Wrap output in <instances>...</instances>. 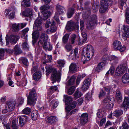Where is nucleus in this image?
Returning a JSON list of instances; mask_svg holds the SVG:
<instances>
[{"label":"nucleus","instance_id":"6","mask_svg":"<svg viewBox=\"0 0 129 129\" xmlns=\"http://www.w3.org/2000/svg\"><path fill=\"white\" fill-rule=\"evenodd\" d=\"M113 0H102L100 5V12L105 13L108 9L109 5L111 4Z\"/></svg>","mask_w":129,"mask_h":129},{"label":"nucleus","instance_id":"28","mask_svg":"<svg viewBox=\"0 0 129 129\" xmlns=\"http://www.w3.org/2000/svg\"><path fill=\"white\" fill-rule=\"evenodd\" d=\"M41 74L40 72H36L33 74V77L34 79L36 81H38L41 78Z\"/></svg>","mask_w":129,"mask_h":129},{"label":"nucleus","instance_id":"9","mask_svg":"<svg viewBox=\"0 0 129 129\" xmlns=\"http://www.w3.org/2000/svg\"><path fill=\"white\" fill-rule=\"evenodd\" d=\"M19 38L18 36L15 35H11L9 37H8V35H7L5 38L6 45H8L9 43V41L11 43H16L19 39Z\"/></svg>","mask_w":129,"mask_h":129},{"label":"nucleus","instance_id":"52","mask_svg":"<svg viewBox=\"0 0 129 129\" xmlns=\"http://www.w3.org/2000/svg\"><path fill=\"white\" fill-rule=\"evenodd\" d=\"M75 89V87L74 86H72L69 88L68 92V94L69 95H71L74 92Z\"/></svg>","mask_w":129,"mask_h":129},{"label":"nucleus","instance_id":"26","mask_svg":"<svg viewBox=\"0 0 129 129\" xmlns=\"http://www.w3.org/2000/svg\"><path fill=\"white\" fill-rule=\"evenodd\" d=\"M6 15H8L9 18L10 19H13L14 18V13L13 12H11L10 10L9 9H6Z\"/></svg>","mask_w":129,"mask_h":129},{"label":"nucleus","instance_id":"35","mask_svg":"<svg viewBox=\"0 0 129 129\" xmlns=\"http://www.w3.org/2000/svg\"><path fill=\"white\" fill-rule=\"evenodd\" d=\"M11 126L13 129H17L18 128L17 120L16 118L14 119L12 121Z\"/></svg>","mask_w":129,"mask_h":129},{"label":"nucleus","instance_id":"43","mask_svg":"<svg viewBox=\"0 0 129 129\" xmlns=\"http://www.w3.org/2000/svg\"><path fill=\"white\" fill-rule=\"evenodd\" d=\"M18 24H13L12 26V28L13 31L16 32L18 31L20 29Z\"/></svg>","mask_w":129,"mask_h":129},{"label":"nucleus","instance_id":"42","mask_svg":"<svg viewBox=\"0 0 129 129\" xmlns=\"http://www.w3.org/2000/svg\"><path fill=\"white\" fill-rule=\"evenodd\" d=\"M69 37V35L67 34L64 36L62 39V41L64 43H66L68 42Z\"/></svg>","mask_w":129,"mask_h":129},{"label":"nucleus","instance_id":"59","mask_svg":"<svg viewBox=\"0 0 129 129\" xmlns=\"http://www.w3.org/2000/svg\"><path fill=\"white\" fill-rule=\"evenodd\" d=\"M90 80L89 78L87 79L84 81L83 83V84L89 86L90 83Z\"/></svg>","mask_w":129,"mask_h":129},{"label":"nucleus","instance_id":"34","mask_svg":"<svg viewBox=\"0 0 129 129\" xmlns=\"http://www.w3.org/2000/svg\"><path fill=\"white\" fill-rule=\"evenodd\" d=\"M21 5L24 7H29L30 6V0H23Z\"/></svg>","mask_w":129,"mask_h":129},{"label":"nucleus","instance_id":"2","mask_svg":"<svg viewBox=\"0 0 129 129\" xmlns=\"http://www.w3.org/2000/svg\"><path fill=\"white\" fill-rule=\"evenodd\" d=\"M41 23V19L39 17L36 20L34 24L33 28L35 31L33 32L32 34L33 44L36 42L39 37V33L38 31L42 30Z\"/></svg>","mask_w":129,"mask_h":129},{"label":"nucleus","instance_id":"55","mask_svg":"<svg viewBox=\"0 0 129 129\" xmlns=\"http://www.w3.org/2000/svg\"><path fill=\"white\" fill-rule=\"evenodd\" d=\"M129 127L127 123L125 122L123 124L122 126L120 127V129H128Z\"/></svg>","mask_w":129,"mask_h":129},{"label":"nucleus","instance_id":"31","mask_svg":"<svg viewBox=\"0 0 129 129\" xmlns=\"http://www.w3.org/2000/svg\"><path fill=\"white\" fill-rule=\"evenodd\" d=\"M38 112L37 111H33L31 114V117L32 119L34 120H36L38 116Z\"/></svg>","mask_w":129,"mask_h":129},{"label":"nucleus","instance_id":"3","mask_svg":"<svg viewBox=\"0 0 129 129\" xmlns=\"http://www.w3.org/2000/svg\"><path fill=\"white\" fill-rule=\"evenodd\" d=\"M46 69L47 76L51 72H52L51 79V81H53L52 83L53 84L55 82L56 80L60 79V75L59 73H57L56 69L51 67H46Z\"/></svg>","mask_w":129,"mask_h":129},{"label":"nucleus","instance_id":"20","mask_svg":"<svg viewBox=\"0 0 129 129\" xmlns=\"http://www.w3.org/2000/svg\"><path fill=\"white\" fill-rule=\"evenodd\" d=\"M81 31L82 35L83 38L81 40V42L80 41V39H79V42L78 44L79 45H81L84 42L86 41L87 39L86 34L85 32H84L83 30H81Z\"/></svg>","mask_w":129,"mask_h":129},{"label":"nucleus","instance_id":"16","mask_svg":"<svg viewBox=\"0 0 129 129\" xmlns=\"http://www.w3.org/2000/svg\"><path fill=\"white\" fill-rule=\"evenodd\" d=\"M48 38V35L45 33H42L40 36V40L38 42V44H42V43L46 41H47Z\"/></svg>","mask_w":129,"mask_h":129},{"label":"nucleus","instance_id":"11","mask_svg":"<svg viewBox=\"0 0 129 129\" xmlns=\"http://www.w3.org/2000/svg\"><path fill=\"white\" fill-rule=\"evenodd\" d=\"M73 53L74 54L72 55L73 52L72 51L69 55H67L68 56L69 59H72L74 60H77L79 58L78 49L75 48L74 50Z\"/></svg>","mask_w":129,"mask_h":129},{"label":"nucleus","instance_id":"7","mask_svg":"<svg viewBox=\"0 0 129 129\" xmlns=\"http://www.w3.org/2000/svg\"><path fill=\"white\" fill-rule=\"evenodd\" d=\"M127 62L125 61L122 64L116 68V75L120 76L122 75L126 70L127 67Z\"/></svg>","mask_w":129,"mask_h":129},{"label":"nucleus","instance_id":"48","mask_svg":"<svg viewBox=\"0 0 129 129\" xmlns=\"http://www.w3.org/2000/svg\"><path fill=\"white\" fill-rule=\"evenodd\" d=\"M65 48L67 52H69L72 49V47L71 44H67L65 46Z\"/></svg>","mask_w":129,"mask_h":129},{"label":"nucleus","instance_id":"24","mask_svg":"<svg viewBox=\"0 0 129 129\" xmlns=\"http://www.w3.org/2000/svg\"><path fill=\"white\" fill-rule=\"evenodd\" d=\"M56 8L58 12L57 13L59 14L63 13L65 11L64 7L60 5H57Z\"/></svg>","mask_w":129,"mask_h":129},{"label":"nucleus","instance_id":"50","mask_svg":"<svg viewBox=\"0 0 129 129\" xmlns=\"http://www.w3.org/2000/svg\"><path fill=\"white\" fill-rule=\"evenodd\" d=\"M115 70V68L112 65L109 70L107 72L106 74H108L109 73L113 75L114 72Z\"/></svg>","mask_w":129,"mask_h":129},{"label":"nucleus","instance_id":"13","mask_svg":"<svg viewBox=\"0 0 129 129\" xmlns=\"http://www.w3.org/2000/svg\"><path fill=\"white\" fill-rule=\"evenodd\" d=\"M88 116L87 113H84L82 114L80 117V124L84 125L87 122Z\"/></svg>","mask_w":129,"mask_h":129},{"label":"nucleus","instance_id":"19","mask_svg":"<svg viewBox=\"0 0 129 129\" xmlns=\"http://www.w3.org/2000/svg\"><path fill=\"white\" fill-rule=\"evenodd\" d=\"M122 80L124 83H129V69L128 73L125 74L122 77Z\"/></svg>","mask_w":129,"mask_h":129},{"label":"nucleus","instance_id":"39","mask_svg":"<svg viewBox=\"0 0 129 129\" xmlns=\"http://www.w3.org/2000/svg\"><path fill=\"white\" fill-rule=\"evenodd\" d=\"M55 24L54 21H51L49 19H48L45 24V27L46 28H48L50 26H53Z\"/></svg>","mask_w":129,"mask_h":129},{"label":"nucleus","instance_id":"64","mask_svg":"<svg viewBox=\"0 0 129 129\" xmlns=\"http://www.w3.org/2000/svg\"><path fill=\"white\" fill-rule=\"evenodd\" d=\"M104 88L105 90L108 92L111 91L112 90V88L109 86L105 87Z\"/></svg>","mask_w":129,"mask_h":129},{"label":"nucleus","instance_id":"21","mask_svg":"<svg viewBox=\"0 0 129 129\" xmlns=\"http://www.w3.org/2000/svg\"><path fill=\"white\" fill-rule=\"evenodd\" d=\"M15 106V105L12 102H8L7 103L6 107L9 112H10L13 110Z\"/></svg>","mask_w":129,"mask_h":129},{"label":"nucleus","instance_id":"4","mask_svg":"<svg viewBox=\"0 0 129 129\" xmlns=\"http://www.w3.org/2000/svg\"><path fill=\"white\" fill-rule=\"evenodd\" d=\"M36 93L35 89H33L30 92L27 97V105H34L36 101Z\"/></svg>","mask_w":129,"mask_h":129},{"label":"nucleus","instance_id":"37","mask_svg":"<svg viewBox=\"0 0 129 129\" xmlns=\"http://www.w3.org/2000/svg\"><path fill=\"white\" fill-rule=\"evenodd\" d=\"M82 93L78 90H76L74 94V98L75 99L80 97L82 95Z\"/></svg>","mask_w":129,"mask_h":129},{"label":"nucleus","instance_id":"45","mask_svg":"<svg viewBox=\"0 0 129 129\" xmlns=\"http://www.w3.org/2000/svg\"><path fill=\"white\" fill-rule=\"evenodd\" d=\"M110 100L108 98H106L103 101V103L104 105H108L109 104V103H110ZM113 105L111 106V105L110 106L109 105V106L110 107H113Z\"/></svg>","mask_w":129,"mask_h":129},{"label":"nucleus","instance_id":"5","mask_svg":"<svg viewBox=\"0 0 129 129\" xmlns=\"http://www.w3.org/2000/svg\"><path fill=\"white\" fill-rule=\"evenodd\" d=\"M96 22V15H93L89 18L87 22L86 28L89 30L93 29Z\"/></svg>","mask_w":129,"mask_h":129},{"label":"nucleus","instance_id":"17","mask_svg":"<svg viewBox=\"0 0 129 129\" xmlns=\"http://www.w3.org/2000/svg\"><path fill=\"white\" fill-rule=\"evenodd\" d=\"M39 46H43L44 49L45 50H51L52 49V46L51 45L50 43H48V44H47V41H46L42 43V44H38Z\"/></svg>","mask_w":129,"mask_h":129},{"label":"nucleus","instance_id":"12","mask_svg":"<svg viewBox=\"0 0 129 129\" xmlns=\"http://www.w3.org/2000/svg\"><path fill=\"white\" fill-rule=\"evenodd\" d=\"M123 32L122 37L124 40L127 39V38H129V26L127 25H123Z\"/></svg>","mask_w":129,"mask_h":129},{"label":"nucleus","instance_id":"57","mask_svg":"<svg viewBox=\"0 0 129 129\" xmlns=\"http://www.w3.org/2000/svg\"><path fill=\"white\" fill-rule=\"evenodd\" d=\"M21 61L25 65L27 66L28 64V61L27 59L25 58H22L21 59Z\"/></svg>","mask_w":129,"mask_h":129},{"label":"nucleus","instance_id":"32","mask_svg":"<svg viewBox=\"0 0 129 129\" xmlns=\"http://www.w3.org/2000/svg\"><path fill=\"white\" fill-rule=\"evenodd\" d=\"M105 64L104 63L102 62L100 63L96 68L95 71L96 72H99L101 70H102Z\"/></svg>","mask_w":129,"mask_h":129},{"label":"nucleus","instance_id":"15","mask_svg":"<svg viewBox=\"0 0 129 129\" xmlns=\"http://www.w3.org/2000/svg\"><path fill=\"white\" fill-rule=\"evenodd\" d=\"M20 125L22 127L25 123L27 120V117L25 115H21L18 117Z\"/></svg>","mask_w":129,"mask_h":129},{"label":"nucleus","instance_id":"63","mask_svg":"<svg viewBox=\"0 0 129 129\" xmlns=\"http://www.w3.org/2000/svg\"><path fill=\"white\" fill-rule=\"evenodd\" d=\"M45 56L46 57H47V60L48 62L51 61L52 59V57L51 55H45Z\"/></svg>","mask_w":129,"mask_h":129},{"label":"nucleus","instance_id":"41","mask_svg":"<svg viewBox=\"0 0 129 129\" xmlns=\"http://www.w3.org/2000/svg\"><path fill=\"white\" fill-rule=\"evenodd\" d=\"M123 112L121 110H116L114 112L113 114L114 116L118 117L122 114Z\"/></svg>","mask_w":129,"mask_h":129},{"label":"nucleus","instance_id":"62","mask_svg":"<svg viewBox=\"0 0 129 129\" xmlns=\"http://www.w3.org/2000/svg\"><path fill=\"white\" fill-rule=\"evenodd\" d=\"M26 23H22L18 24V26L19 27L20 29H21L26 26Z\"/></svg>","mask_w":129,"mask_h":129},{"label":"nucleus","instance_id":"47","mask_svg":"<svg viewBox=\"0 0 129 129\" xmlns=\"http://www.w3.org/2000/svg\"><path fill=\"white\" fill-rule=\"evenodd\" d=\"M58 90V88L57 86H51L49 89V91L51 94L53 93L54 91H56Z\"/></svg>","mask_w":129,"mask_h":129},{"label":"nucleus","instance_id":"27","mask_svg":"<svg viewBox=\"0 0 129 129\" xmlns=\"http://www.w3.org/2000/svg\"><path fill=\"white\" fill-rule=\"evenodd\" d=\"M77 69V66L74 63H72L69 68V71L72 73H74L76 71Z\"/></svg>","mask_w":129,"mask_h":129},{"label":"nucleus","instance_id":"38","mask_svg":"<svg viewBox=\"0 0 129 129\" xmlns=\"http://www.w3.org/2000/svg\"><path fill=\"white\" fill-rule=\"evenodd\" d=\"M41 12L43 14L44 19H47L51 15V13L48 11L42 12Z\"/></svg>","mask_w":129,"mask_h":129},{"label":"nucleus","instance_id":"10","mask_svg":"<svg viewBox=\"0 0 129 129\" xmlns=\"http://www.w3.org/2000/svg\"><path fill=\"white\" fill-rule=\"evenodd\" d=\"M113 47L115 50H118L121 52H123L125 49V46L122 47L121 42L118 40L114 41L113 44Z\"/></svg>","mask_w":129,"mask_h":129},{"label":"nucleus","instance_id":"23","mask_svg":"<svg viewBox=\"0 0 129 129\" xmlns=\"http://www.w3.org/2000/svg\"><path fill=\"white\" fill-rule=\"evenodd\" d=\"M109 60L110 61H113V63H112V65H115L118 63L119 61L118 57L114 55H112L109 56Z\"/></svg>","mask_w":129,"mask_h":129},{"label":"nucleus","instance_id":"58","mask_svg":"<svg viewBox=\"0 0 129 129\" xmlns=\"http://www.w3.org/2000/svg\"><path fill=\"white\" fill-rule=\"evenodd\" d=\"M90 80L89 78L87 79L84 81L83 83V84L89 86L90 83Z\"/></svg>","mask_w":129,"mask_h":129},{"label":"nucleus","instance_id":"40","mask_svg":"<svg viewBox=\"0 0 129 129\" xmlns=\"http://www.w3.org/2000/svg\"><path fill=\"white\" fill-rule=\"evenodd\" d=\"M74 10L73 8L69 9L67 12V16L68 18H71L74 13Z\"/></svg>","mask_w":129,"mask_h":129},{"label":"nucleus","instance_id":"8","mask_svg":"<svg viewBox=\"0 0 129 129\" xmlns=\"http://www.w3.org/2000/svg\"><path fill=\"white\" fill-rule=\"evenodd\" d=\"M78 23V22L75 23L72 21H68L66 26V29L69 32L73 30L75 28L78 29L79 28Z\"/></svg>","mask_w":129,"mask_h":129},{"label":"nucleus","instance_id":"1","mask_svg":"<svg viewBox=\"0 0 129 129\" xmlns=\"http://www.w3.org/2000/svg\"><path fill=\"white\" fill-rule=\"evenodd\" d=\"M83 51L84 53L82 55L81 59L83 63L84 64L92 57L94 54V49L91 45H88L84 48Z\"/></svg>","mask_w":129,"mask_h":129},{"label":"nucleus","instance_id":"56","mask_svg":"<svg viewBox=\"0 0 129 129\" xmlns=\"http://www.w3.org/2000/svg\"><path fill=\"white\" fill-rule=\"evenodd\" d=\"M49 8L47 6L43 5L41 6L40 8V10L42 11V12H45L46 11V10L49 9Z\"/></svg>","mask_w":129,"mask_h":129},{"label":"nucleus","instance_id":"61","mask_svg":"<svg viewBox=\"0 0 129 129\" xmlns=\"http://www.w3.org/2000/svg\"><path fill=\"white\" fill-rule=\"evenodd\" d=\"M77 102L76 101H74L70 105V107L72 109L74 108L76 106Z\"/></svg>","mask_w":129,"mask_h":129},{"label":"nucleus","instance_id":"51","mask_svg":"<svg viewBox=\"0 0 129 129\" xmlns=\"http://www.w3.org/2000/svg\"><path fill=\"white\" fill-rule=\"evenodd\" d=\"M80 30H82L84 28L85 26V21L84 20L80 19Z\"/></svg>","mask_w":129,"mask_h":129},{"label":"nucleus","instance_id":"29","mask_svg":"<svg viewBox=\"0 0 129 129\" xmlns=\"http://www.w3.org/2000/svg\"><path fill=\"white\" fill-rule=\"evenodd\" d=\"M105 115V112L104 111V109L102 108L99 109L97 113V117L99 118H102Z\"/></svg>","mask_w":129,"mask_h":129},{"label":"nucleus","instance_id":"18","mask_svg":"<svg viewBox=\"0 0 129 129\" xmlns=\"http://www.w3.org/2000/svg\"><path fill=\"white\" fill-rule=\"evenodd\" d=\"M122 107L125 110H126L127 108L129 107V101L128 97L125 96L124 97L123 103L122 105Z\"/></svg>","mask_w":129,"mask_h":129},{"label":"nucleus","instance_id":"30","mask_svg":"<svg viewBox=\"0 0 129 129\" xmlns=\"http://www.w3.org/2000/svg\"><path fill=\"white\" fill-rule=\"evenodd\" d=\"M56 30L57 27L56 26H51L47 30L46 32L48 34H50L55 32Z\"/></svg>","mask_w":129,"mask_h":129},{"label":"nucleus","instance_id":"53","mask_svg":"<svg viewBox=\"0 0 129 129\" xmlns=\"http://www.w3.org/2000/svg\"><path fill=\"white\" fill-rule=\"evenodd\" d=\"M58 66L60 67H63L65 64V61L63 60H61L58 61Z\"/></svg>","mask_w":129,"mask_h":129},{"label":"nucleus","instance_id":"25","mask_svg":"<svg viewBox=\"0 0 129 129\" xmlns=\"http://www.w3.org/2000/svg\"><path fill=\"white\" fill-rule=\"evenodd\" d=\"M115 98L118 102L120 103L122 101V98L120 92L119 90L116 91Z\"/></svg>","mask_w":129,"mask_h":129},{"label":"nucleus","instance_id":"22","mask_svg":"<svg viewBox=\"0 0 129 129\" xmlns=\"http://www.w3.org/2000/svg\"><path fill=\"white\" fill-rule=\"evenodd\" d=\"M13 53L15 55H19L22 52V51L20 47L18 45H16L13 49Z\"/></svg>","mask_w":129,"mask_h":129},{"label":"nucleus","instance_id":"54","mask_svg":"<svg viewBox=\"0 0 129 129\" xmlns=\"http://www.w3.org/2000/svg\"><path fill=\"white\" fill-rule=\"evenodd\" d=\"M22 48L25 50H28L29 48V46L26 42L23 43L22 45Z\"/></svg>","mask_w":129,"mask_h":129},{"label":"nucleus","instance_id":"46","mask_svg":"<svg viewBox=\"0 0 129 129\" xmlns=\"http://www.w3.org/2000/svg\"><path fill=\"white\" fill-rule=\"evenodd\" d=\"M92 94L91 93H88L85 96V100L87 102L91 99Z\"/></svg>","mask_w":129,"mask_h":129},{"label":"nucleus","instance_id":"14","mask_svg":"<svg viewBox=\"0 0 129 129\" xmlns=\"http://www.w3.org/2000/svg\"><path fill=\"white\" fill-rule=\"evenodd\" d=\"M56 120V117L54 116L47 117L46 118V122L50 125L55 124Z\"/></svg>","mask_w":129,"mask_h":129},{"label":"nucleus","instance_id":"36","mask_svg":"<svg viewBox=\"0 0 129 129\" xmlns=\"http://www.w3.org/2000/svg\"><path fill=\"white\" fill-rule=\"evenodd\" d=\"M76 36L75 34L71 35V37L69 39V43L72 44H75L76 42Z\"/></svg>","mask_w":129,"mask_h":129},{"label":"nucleus","instance_id":"60","mask_svg":"<svg viewBox=\"0 0 129 129\" xmlns=\"http://www.w3.org/2000/svg\"><path fill=\"white\" fill-rule=\"evenodd\" d=\"M83 100L82 98H80L76 101L77 104L78 105H81L83 103Z\"/></svg>","mask_w":129,"mask_h":129},{"label":"nucleus","instance_id":"49","mask_svg":"<svg viewBox=\"0 0 129 129\" xmlns=\"http://www.w3.org/2000/svg\"><path fill=\"white\" fill-rule=\"evenodd\" d=\"M31 112L30 109L28 107L25 108L22 111L23 113L26 114H29Z\"/></svg>","mask_w":129,"mask_h":129},{"label":"nucleus","instance_id":"44","mask_svg":"<svg viewBox=\"0 0 129 129\" xmlns=\"http://www.w3.org/2000/svg\"><path fill=\"white\" fill-rule=\"evenodd\" d=\"M63 97L66 102L70 103L72 101V98L70 96L64 95Z\"/></svg>","mask_w":129,"mask_h":129},{"label":"nucleus","instance_id":"33","mask_svg":"<svg viewBox=\"0 0 129 129\" xmlns=\"http://www.w3.org/2000/svg\"><path fill=\"white\" fill-rule=\"evenodd\" d=\"M76 78V77L74 76H72L67 83V85H73L74 83Z\"/></svg>","mask_w":129,"mask_h":129}]
</instances>
